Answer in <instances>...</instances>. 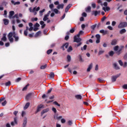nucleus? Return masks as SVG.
I'll return each mask as SVG.
<instances>
[{
    "mask_svg": "<svg viewBox=\"0 0 127 127\" xmlns=\"http://www.w3.org/2000/svg\"><path fill=\"white\" fill-rule=\"evenodd\" d=\"M52 110L53 112H54V113H55V114H56V113H57V110H56V108L53 107Z\"/></svg>",
    "mask_w": 127,
    "mask_h": 127,
    "instance_id": "a18cd8bd",
    "label": "nucleus"
},
{
    "mask_svg": "<svg viewBox=\"0 0 127 127\" xmlns=\"http://www.w3.org/2000/svg\"><path fill=\"white\" fill-rule=\"evenodd\" d=\"M75 98L77 99V100H81L82 99V95L78 94V95H76L75 96Z\"/></svg>",
    "mask_w": 127,
    "mask_h": 127,
    "instance_id": "6ab92c4d",
    "label": "nucleus"
},
{
    "mask_svg": "<svg viewBox=\"0 0 127 127\" xmlns=\"http://www.w3.org/2000/svg\"><path fill=\"white\" fill-rule=\"evenodd\" d=\"M114 54H115V53H114V51H111L109 52V56H111V57H113L114 56Z\"/></svg>",
    "mask_w": 127,
    "mask_h": 127,
    "instance_id": "bb28decb",
    "label": "nucleus"
},
{
    "mask_svg": "<svg viewBox=\"0 0 127 127\" xmlns=\"http://www.w3.org/2000/svg\"><path fill=\"white\" fill-rule=\"evenodd\" d=\"M91 6L93 8H96V3H93L91 4Z\"/></svg>",
    "mask_w": 127,
    "mask_h": 127,
    "instance_id": "680f3d73",
    "label": "nucleus"
},
{
    "mask_svg": "<svg viewBox=\"0 0 127 127\" xmlns=\"http://www.w3.org/2000/svg\"><path fill=\"white\" fill-rule=\"evenodd\" d=\"M49 16V13H47V14L45 15L43 18V21H46L48 19V17Z\"/></svg>",
    "mask_w": 127,
    "mask_h": 127,
    "instance_id": "a211bd4d",
    "label": "nucleus"
},
{
    "mask_svg": "<svg viewBox=\"0 0 127 127\" xmlns=\"http://www.w3.org/2000/svg\"><path fill=\"white\" fill-rule=\"evenodd\" d=\"M87 49V45H85L83 47L81 48V50L83 51V50H86Z\"/></svg>",
    "mask_w": 127,
    "mask_h": 127,
    "instance_id": "4c0bfd02",
    "label": "nucleus"
},
{
    "mask_svg": "<svg viewBox=\"0 0 127 127\" xmlns=\"http://www.w3.org/2000/svg\"><path fill=\"white\" fill-rule=\"evenodd\" d=\"M45 11V9H43L42 10H40L39 11L40 16H42V15H43V12H44Z\"/></svg>",
    "mask_w": 127,
    "mask_h": 127,
    "instance_id": "cd10ccee",
    "label": "nucleus"
},
{
    "mask_svg": "<svg viewBox=\"0 0 127 127\" xmlns=\"http://www.w3.org/2000/svg\"><path fill=\"white\" fill-rule=\"evenodd\" d=\"M14 35L15 36L17 35V34H16L14 31H13V32L9 33L8 34L7 37L8 38L9 41H10L11 43L13 42V38H12V36L13 37Z\"/></svg>",
    "mask_w": 127,
    "mask_h": 127,
    "instance_id": "f257e3e1",
    "label": "nucleus"
},
{
    "mask_svg": "<svg viewBox=\"0 0 127 127\" xmlns=\"http://www.w3.org/2000/svg\"><path fill=\"white\" fill-rule=\"evenodd\" d=\"M30 96H31V94H28L26 96V100H29V98H30Z\"/></svg>",
    "mask_w": 127,
    "mask_h": 127,
    "instance_id": "a19ab883",
    "label": "nucleus"
},
{
    "mask_svg": "<svg viewBox=\"0 0 127 127\" xmlns=\"http://www.w3.org/2000/svg\"><path fill=\"white\" fill-rule=\"evenodd\" d=\"M63 7H64V4L62 3L61 4H59L57 6V8H58V9H60L61 8H63Z\"/></svg>",
    "mask_w": 127,
    "mask_h": 127,
    "instance_id": "412c9836",
    "label": "nucleus"
},
{
    "mask_svg": "<svg viewBox=\"0 0 127 127\" xmlns=\"http://www.w3.org/2000/svg\"><path fill=\"white\" fill-rule=\"evenodd\" d=\"M114 50L115 51H118L119 50V46H116L114 47Z\"/></svg>",
    "mask_w": 127,
    "mask_h": 127,
    "instance_id": "de8ad7c7",
    "label": "nucleus"
},
{
    "mask_svg": "<svg viewBox=\"0 0 127 127\" xmlns=\"http://www.w3.org/2000/svg\"><path fill=\"white\" fill-rule=\"evenodd\" d=\"M14 14V11H10L9 13V18L10 19H11V17H12V16H13Z\"/></svg>",
    "mask_w": 127,
    "mask_h": 127,
    "instance_id": "4468645a",
    "label": "nucleus"
},
{
    "mask_svg": "<svg viewBox=\"0 0 127 127\" xmlns=\"http://www.w3.org/2000/svg\"><path fill=\"white\" fill-rule=\"evenodd\" d=\"M127 32V30L126 29H122L120 31V34H124Z\"/></svg>",
    "mask_w": 127,
    "mask_h": 127,
    "instance_id": "393cba45",
    "label": "nucleus"
},
{
    "mask_svg": "<svg viewBox=\"0 0 127 127\" xmlns=\"http://www.w3.org/2000/svg\"><path fill=\"white\" fill-rule=\"evenodd\" d=\"M64 46L65 47V48L67 49L68 48V47L69 46V43H66L64 44Z\"/></svg>",
    "mask_w": 127,
    "mask_h": 127,
    "instance_id": "c03bdc74",
    "label": "nucleus"
},
{
    "mask_svg": "<svg viewBox=\"0 0 127 127\" xmlns=\"http://www.w3.org/2000/svg\"><path fill=\"white\" fill-rule=\"evenodd\" d=\"M92 67H93V64H91L89 65L88 68L87 69V72H90L91 71V69H92Z\"/></svg>",
    "mask_w": 127,
    "mask_h": 127,
    "instance_id": "b1692460",
    "label": "nucleus"
},
{
    "mask_svg": "<svg viewBox=\"0 0 127 127\" xmlns=\"http://www.w3.org/2000/svg\"><path fill=\"white\" fill-rule=\"evenodd\" d=\"M103 53H105V51L99 50V53H98V55H102V54H103Z\"/></svg>",
    "mask_w": 127,
    "mask_h": 127,
    "instance_id": "c9c22d12",
    "label": "nucleus"
},
{
    "mask_svg": "<svg viewBox=\"0 0 127 127\" xmlns=\"http://www.w3.org/2000/svg\"><path fill=\"white\" fill-rule=\"evenodd\" d=\"M1 105L2 106H5V105H6V100H5L3 102H2Z\"/></svg>",
    "mask_w": 127,
    "mask_h": 127,
    "instance_id": "69168bd1",
    "label": "nucleus"
},
{
    "mask_svg": "<svg viewBox=\"0 0 127 127\" xmlns=\"http://www.w3.org/2000/svg\"><path fill=\"white\" fill-rule=\"evenodd\" d=\"M5 86H10V81H8L5 83Z\"/></svg>",
    "mask_w": 127,
    "mask_h": 127,
    "instance_id": "4d7b16f0",
    "label": "nucleus"
},
{
    "mask_svg": "<svg viewBox=\"0 0 127 127\" xmlns=\"http://www.w3.org/2000/svg\"><path fill=\"white\" fill-rule=\"evenodd\" d=\"M40 34H41V31H39L35 34V37H37L39 36V35H40Z\"/></svg>",
    "mask_w": 127,
    "mask_h": 127,
    "instance_id": "2f4dec72",
    "label": "nucleus"
},
{
    "mask_svg": "<svg viewBox=\"0 0 127 127\" xmlns=\"http://www.w3.org/2000/svg\"><path fill=\"white\" fill-rule=\"evenodd\" d=\"M54 12L55 13L57 14V13H58V12H59V10H58V9H56V8H55V9H54Z\"/></svg>",
    "mask_w": 127,
    "mask_h": 127,
    "instance_id": "052dcab7",
    "label": "nucleus"
},
{
    "mask_svg": "<svg viewBox=\"0 0 127 127\" xmlns=\"http://www.w3.org/2000/svg\"><path fill=\"white\" fill-rule=\"evenodd\" d=\"M117 43H118V40L115 39L112 40L111 45H117Z\"/></svg>",
    "mask_w": 127,
    "mask_h": 127,
    "instance_id": "ddd939ff",
    "label": "nucleus"
},
{
    "mask_svg": "<svg viewBox=\"0 0 127 127\" xmlns=\"http://www.w3.org/2000/svg\"><path fill=\"white\" fill-rule=\"evenodd\" d=\"M28 86H29V84H27L25 87H24L22 89V91H26V90H27V87H28Z\"/></svg>",
    "mask_w": 127,
    "mask_h": 127,
    "instance_id": "473e14b6",
    "label": "nucleus"
},
{
    "mask_svg": "<svg viewBox=\"0 0 127 127\" xmlns=\"http://www.w3.org/2000/svg\"><path fill=\"white\" fill-rule=\"evenodd\" d=\"M54 104L56 105V106H58V107H60V104H59L58 103H57V101L54 102Z\"/></svg>",
    "mask_w": 127,
    "mask_h": 127,
    "instance_id": "13d9d810",
    "label": "nucleus"
},
{
    "mask_svg": "<svg viewBox=\"0 0 127 127\" xmlns=\"http://www.w3.org/2000/svg\"><path fill=\"white\" fill-rule=\"evenodd\" d=\"M123 67H124V68H126V67H127V62H125V63H124V64H123Z\"/></svg>",
    "mask_w": 127,
    "mask_h": 127,
    "instance_id": "774afa93",
    "label": "nucleus"
},
{
    "mask_svg": "<svg viewBox=\"0 0 127 127\" xmlns=\"http://www.w3.org/2000/svg\"><path fill=\"white\" fill-rule=\"evenodd\" d=\"M61 123L62 124H65L66 123V120L64 119H62Z\"/></svg>",
    "mask_w": 127,
    "mask_h": 127,
    "instance_id": "6e6d98bb",
    "label": "nucleus"
},
{
    "mask_svg": "<svg viewBox=\"0 0 127 127\" xmlns=\"http://www.w3.org/2000/svg\"><path fill=\"white\" fill-rule=\"evenodd\" d=\"M55 76V74H54V72H51L50 74V78H54Z\"/></svg>",
    "mask_w": 127,
    "mask_h": 127,
    "instance_id": "f704fd0d",
    "label": "nucleus"
},
{
    "mask_svg": "<svg viewBox=\"0 0 127 127\" xmlns=\"http://www.w3.org/2000/svg\"><path fill=\"white\" fill-rule=\"evenodd\" d=\"M86 12H90L91 11V6H88L85 9Z\"/></svg>",
    "mask_w": 127,
    "mask_h": 127,
    "instance_id": "7c9ffc66",
    "label": "nucleus"
},
{
    "mask_svg": "<svg viewBox=\"0 0 127 127\" xmlns=\"http://www.w3.org/2000/svg\"><path fill=\"white\" fill-rule=\"evenodd\" d=\"M7 2L5 1H4L2 2V4L3 5H5V6H6V5L7 4Z\"/></svg>",
    "mask_w": 127,
    "mask_h": 127,
    "instance_id": "e2e57ef3",
    "label": "nucleus"
},
{
    "mask_svg": "<svg viewBox=\"0 0 127 127\" xmlns=\"http://www.w3.org/2000/svg\"><path fill=\"white\" fill-rule=\"evenodd\" d=\"M107 28L108 29H109V30H113L114 29L112 28V26H108V27H107Z\"/></svg>",
    "mask_w": 127,
    "mask_h": 127,
    "instance_id": "338daca9",
    "label": "nucleus"
},
{
    "mask_svg": "<svg viewBox=\"0 0 127 127\" xmlns=\"http://www.w3.org/2000/svg\"><path fill=\"white\" fill-rule=\"evenodd\" d=\"M71 6H72V4H68L65 8V12H68V10H69V9H70V8L71 7Z\"/></svg>",
    "mask_w": 127,
    "mask_h": 127,
    "instance_id": "2eb2a0df",
    "label": "nucleus"
},
{
    "mask_svg": "<svg viewBox=\"0 0 127 127\" xmlns=\"http://www.w3.org/2000/svg\"><path fill=\"white\" fill-rule=\"evenodd\" d=\"M30 105V103H29V102H27L24 107V110H26L27 109H28Z\"/></svg>",
    "mask_w": 127,
    "mask_h": 127,
    "instance_id": "4be33fe9",
    "label": "nucleus"
},
{
    "mask_svg": "<svg viewBox=\"0 0 127 127\" xmlns=\"http://www.w3.org/2000/svg\"><path fill=\"white\" fill-rule=\"evenodd\" d=\"M118 63L119 64V65H120V66H124V63H123V61H122V60H119Z\"/></svg>",
    "mask_w": 127,
    "mask_h": 127,
    "instance_id": "72a5a7b5",
    "label": "nucleus"
},
{
    "mask_svg": "<svg viewBox=\"0 0 127 127\" xmlns=\"http://www.w3.org/2000/svg\"><path fill=\"white\" fill-rule=\"evenodd\" d=\"M127 22H121L118 25V28H124V27H127Z\"/></svg>",
    "mask_w": 127,
    "mask_h": 127,
    "instance_id": "20e7f679",
    "label": "nucleus"
},
{
    "mask_svg": "<svg viewBox=\"0 0 127 127\" xmlns=\"http://www.w3.org/2000/svg\"><path fill=\"white\" fill-rule=\"evenodd\" d=\"M43 107V105H40L38 107L37 110V111H36L35 114H37V113H38V112H40V111L41 110V109H42Z\"/></svg>",
    "mask_w": 127,
    "mask_h": 127,
    "instance_id": "9b49d317",
    "label": "nucleus"
},
{
    "mask_svg": "<svg viewBox=\"0 0 127 127\" xmlns=\"http://www.w3.org/2000/svg\"><path fill=\"white\" fill-rule=\"evenodd\" d=\"M21 81V78L20 77H18L17 78L16 80H15V82H16L17 83H18V82Z\"/></svg>",
    "mask_w": 127,
    "mask_h": 127,
    "instance_id": "09e8293b",
    "label": "nucleus"
},
{
    "mask_svg": "<svg viewBox=\"0 0 127 127\" xmlns=\"http://www.w3.org/2000/svg\"><path fill=\"white\" fill-rule=\"evenodd\" d=\"M99 13H100V11L98 12V11L93 10L92 11L91 14L92 15H95V16H97Z\"/></svg>",
    "mask_w": 127,
    "mask_h": 127,
    "instance_id": "f8f14e48",
    "label": "nucleus"
},
{
    "mask_svg": "<svg viewBox=\"0 0 127 127\" xmlns=\"http://www.w3.org/2000/svg\"><path fill=\"white\" fill-rule=\"evenodd\" d=\"M73 50L72 46H70L67 50V52H71Z\"/></svg>",
    "mask_w": 127,
    "mask_h": 127,
    "instance_id": "c756f323",
    "label": "nucleus"
},
{
    "mask_svg": "<svg viewBox=\"0 0 127 127\" xmlns=\"http://www.w3.org/2000/svg\"><path fill=\"white\" fill-rule=\"evenodd\" d=\"M81 45H82V43L80 42L78 44L75 45V47H79V46H81Z\"/></svg>",
    "mask_w": 127,
    "mask_h": 127,
    "instance_id": "603ef678",
    "label": "nucleus"
},
{
    "mask_svg": "<svg viewBox=\"0 0 127 127\" xmlns=\"http://www.w3.org/2000/svg\"><path fill=\"white\" fill-rule=\"evenodd\" d=\"M123 49L124 46H122L121 48L116 52V54H117V55H120L122 53V51H123Z\"/></svg>",
    "mask_w": 127,
    "mask_h": 127,
    "instance_id": "1a4fd4ad",
    "label": "nucleus"
},
{
    "mask_svg": "<svg viewBox=\"0 0 127 127\" xmlns=\"http://www.w3.org/2000/svg\"><path fill=\"white\" fill-rule=\"evenodd\" d=\"M100 33H102V34H107V33H108V31H105L104 30H101L100 31Z\"/></svg>",
    "mask_w": 127,
    "mask_h": 127,
    "instance_id": "c85d7f7f",
    "label": "nucleus"
},
{
    "mask_svg": "<svg viewBox=\"0 0 127 127\" xmlns=\"http://www.w3.org/2000/svg\"><path fill=\"white\" fill-rule=\"evenodd\" d=\"M84 33V32L83 31H80L78 34L77 35V37H80V35H82Z\"/></svg>",
    "mask_w": 127,
    "mask_h": 127,
    "instance_id": "e433bc0d",
    "label": "nucleus"
},
{
    "mask_svg": "<svg viewBox=\"0 0 127 127\" xmlns=\"http://www.w3.org/2000/svg\"><path fill=\"white\" fill-rule=\"evenodd\" d=\"M82 41V39L80 38V37H78V36L76 35L74 37V42H76L77 43H79V42H81Z\"/></svg>",
    "mask_w": 127,
    "mask_h": 127,
    "instance_id": "39448f33",
    "label": "nucleus"
},
{
    "mask_svg": "<svg viewBox=\"0 0 127 127\" xmlns=\"http://www.w3.org/2000/svg\"><path fill=\"white\" fill-rule=\"evenodd\" d=\"M48 112H49V108H47L46 109L43 110L42 111L41 115V116H43V115H44V114H45L46 113H48Z\"/></svg>",
    "mask_w": 127,
    "mask_h": 127,
    "instance_id": "9d476101",
    "label": "nucleus"
},
{
    "mask_svg": "<svg viewBox=\"0 0 127 127\" xmlns=\"http://www.w3.org/2000/svg\"><path fill=\"white\" fill-rule=\"evenodd\" d=\"M49 7H50V8H51V9H52V8H53V7H54V5L53 4H51L49 5Z\"/></svg>",
    "mask_w": 127,
    "mask_h": 127,
    "instance_id": "0e129e2a",
    "label": "nucleus"
},
{
    "mask_svg": "<svg viewBox=\"0 0 127 127\" xmlns=\"http://www.w3.org/2000/svg\"><path fill=\"white\" fill-rule=\"evenodd\" d=\"M14 123L15 125H17V118H14Z\"/></svg>",
    "mask_w": 127,
    "mask_h": 127,
    "instance_id": "3c124183",
    "label": "nucleus"
},
{
    "mask_svg": "<svg viewBox=\"0 0 127 127\" xmlns=\"http://www.w3.org/2000/svg\"><path fill=\"white\" fill-rule=\"evenodd\" d=\"M38 20V18L37 17L32 18V21H37Z\"/></svg>",
    "mask_w": 127,
    "mask_h": 127,
    "instance_id": "8fccbe9b",
    "label": "nucleus"
},
{
    "mask_svg": "<svg viewBox=\"0 0 127 127\" xmlns=\"http://www.w3.org/2000/svg\"><path fill=\"white\" fill-rule=\"evenodd\" d=\"M11 3H13L14 5H16V4H20V1H17V2H14V0H11Z\"/></svg>",
    "mask_w": 127,
    "mask_h": 127,
    "instance_id": "5701e85b",
    "label": "nucleus"
},
{
    "mask_svg": "<svg viewBox=\"0 0 127 127\" xmlns=\"http://www.w3.org/2000/svg\"><path fill=\"white\" fill-rule=\"evenodd\" d=\"M58 117V113H55L54 115V118L55 120H57Z\"/></svg>",
    "mask_w": 127,
    "mask_h": 127,
    "instance_id": "ea45409f",
    "label": "nucleus"
},
{
    "mask_svg": "<svg viewBox=\"0 0 127 127\" xmlns=\"http://www.w3.org/2000/svg\"><path fill=\"white\" fill-rule=\"evenodd\" d=\"M2 41H4V42H5L6 41V36L5 34H3V37L1 38Z\"/></svg>",
    "mask_w": 127,
    "mask_h": 127,
    "instance_id": "a878e982",
    "label": "nucleus"
},
{
    "mask_svg": "<svg viewBox=\"0 0 127 127\" xmlns=\"http://www.w3.org/2000/svg\"><path fill=\"white\" fill-rule=\"evenodd\" d=\"M27 124V118L24 117L23 121V127H26V124Z\"/></svg>",
    "mask_w": 127,
    "mask_h": 127,
    "instance_id": "6e6552de",
    "label": "nucleus"
},
{
    "mask_svg": "<svg viewBox=\"0 0 127 127\" xmlns=\"http://www.w3.org/2000/svg\"><path fill=\"white\" fill-rule=\"evenodd\" d=\"M97 26V25H93L91 26V29H93V30L96 28V27Z\"/></svg>",
    "mask_w": 127,
    "mask_h": 127,
    "instance_id": "864d4df0",
    "label": "nucleus"
},
{
    "mask_svg": "<svg viewBox=\"0 0 127 127\" xmlns=\"http://www.w3.org/2000/svg\"><path fill=\"white\" fill-rule=\"evenodd\" d=\"M46 67H47V64H46L44 65L41 66L40 69H45V68H46Z\"/></svg>",
    "mask_w": 127,
    "mask_h": 127,
    "instance_id": "58836bf2",
    "label": "nucleus"
},
{
    "mask_svg": "<svg viewBox=\"0 0 127 127\" xmlns=\"http://www.w3.org/2000/svg\"><path fill=\"white\" fill-rule=\"evenodd\" d=\"M122 88L123 89H125V90L127 89V84H124Z\"/></svg>",
    "mask_w": 127,
    "mask_h": 127,
    "instance_id": "bf43d9fd",
    "label": "nucleus"
},
{
    "mask_svg": "<svg viewBox=\"0 0 127 127\" xmlns=\"http://www.w3.org/2000/svg\"><path fill=\"white\" fill-rule=\"evenodd\" d=\"M113 67L115 70H120V69H121V67L119 66V65H118V64L116 63H114L113 64Z\"/></svg>",
    "mask_w": 127,
    "mask_h": 127,
    "instance_id": "0eeeda50",
    "label": "nucleus"
},
{
    "mask_svg": "<svg viewBox=\"0 0 127 127\" xmlns=\"http://www.w3.org/2000/svg\"><path fill=\"white\" fill-rule=\"evenodd\" d=\"M116 24H117V22H116L115 21H112V26H115L116 25Z\"/></svg>",
    "mask_w": 127,
    "mask_h": 127,
    "instance_id": "5fc2aeb1",
    "label": "nucleus"
},
{
    "mask_svg": "<svg viewBox=\"0 0 127 127\" xmlns=\"http://www.w3.org/2000/svg\"><path fill=\"white\" fill-rule=\"evenodd\" d=\"M3 21L5 25H7L9 22V20H8L7 19H3Z\"/></svg>",
    "mask_w": 127,
    "mask_h": 127,
    "instance_id": "f3484780",
    "label": "nucleus"
},
{
    "mask_svg": "<svg viewBox=\"0 0 127 127\" xmlns=\"http://www.w3.org/2000/svg\"><path fill=\"white\" fill-rule=\"evenodd\" d=\"M69 32L70 33H74V32H75V29L74 28H72L70 30Z\"/></svg>",
    "mask_w": 127,
    "mask_h": 127,
    "instance_id": "49530a36",
    "label": "nucleus"
},
{
    "mask_svg": "<svg viewBox=\"0 0 127 127\" xmlns=\"http://www.w3.org/2000/svg\"><path fill=\"white\" fill-rule=\"evenodd\" d=\"M120 76H121V73H119L116 75L112 76L111 77V80H112V83L116 82V81H117V79H118V78H119V77H120Z\"/></svg>",
    "mask_w": 127,
    "mask_h": 127,
    "instance_id": "7ed1b4c3",
    "label": "nucleus"
},
{
    "mask_svg": "<svg viewBox=\"0 0 127 127\" xmlns=\"http://www.w3.org/2000/svg\"><path fill=\"white\" fill-rule=\"evenodd\" d=\"M67 59L68 62H70V61H71V56H70V55H67Z\"/></svg>",
    "mask_w": 127,
    "mask_h": 127,
    "instance_id": "79ce46f5",
    "label": "nucleus"
},
{
    "mask_svg": "<svg viewBox=\"0 0 127 127\" xmlns=\"http://www.w3.org/2000/svg\"><path fill=\"white\" fill-rule=\"evenodd\" d=\"M102 9H103V10H104V11H105V12L109 11L111 10V8H110V7H108V6H106V7H103L102 8Z\"/></svg>",
    "mask_w": 127,
    "mask_h": 127,
    "instance_id": "dca6fc26",
    "label": "nucleus"
},
{
    "mask_svg": "<svg viewBox=\"0 0 127 127\" xmlns=\"http://www.w3.org/2000/svg\"><path fill=\"white\" fill-rule=\"evenodd\" d=\"M13 38H14L15 39V41L16 42H17V41H18L19 40V37H18V36L17 35H14V36H13Z\"/></svg>",
    "mask_w": 127,
    "mask_h": 127,
    "instance_id": "aec40b11",
    "label": "nucleus"
},
{
    "mask_svg": "<svg viewBox=\"0 0 127 127\" xmlns=\"http://www.w3.org/2000/svg\"><path fill=\"white\" fill-rule=\"evenodd\" d=\"M29 11L30 12H33L34 13V15H36L37 14V12L39 10H40V7H38L36 8V7H34L33 9L32 7H30L29 9Z\"/></svg>",
    "mask_w": 127,
    "mask_h": 127,
    "instance_id": "f03ea898",
    "label": "nucleus"
},
{
    "mask_svg": "<svg viewBox=\"0 0 127 127\" xmlns=\"http://www.w3.org/2000/svg\"><path fill=\"white\" fill-rule=\"evenodd\" d=\"M52 51H53V50H52V49H50V50H48V51H47V54L48 55H49V54H50V53H52Z\"/></svg>",
    "mask_w": 127,
    "mask_h": 127,
    "instance_id": "37998d69",
    "label": "nucleus"
},
{
    "mask_svg": "<svg viewBox=\"0 0 127 127\" xmlns=\"http://www.w3.org/2000/svg\"><path fill=\"white\" fill-rule=\"evenodd\" d=\"M95 37L97 39L96 41V43L97 44L100 43V40H101V36H100V35L99 34H97V35H96Z\"/></svg>",
    "mask_w": 127,
    "mask_h": 127,
    "instance_id": "423d86ee",
    "label": "nucleus"
}]
</instances>
